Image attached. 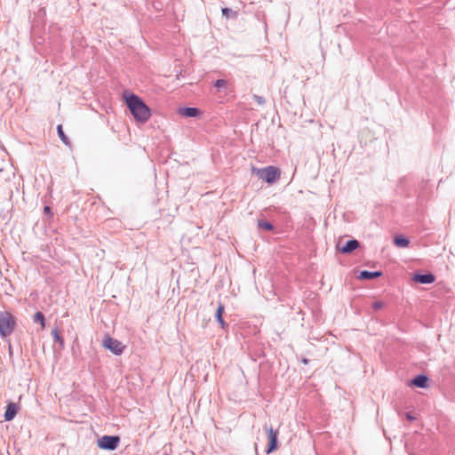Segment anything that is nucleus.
Here are the masks:
<instances>
[{
	"mask_svg": "<svg viewBox=\"0 0 455 455\" xmlns=\"http://www.w3.org/2000/svg\"><path fill=\"white\" fill-rule=\"evenodd\" d=\"M371 307L374 310H379L385 307V303L380 300H376L371 304Z\"/></svg>",
	"mask_w": 455,
	"mask_h": 455,
	"instance_id": "nucleus-19",
	"label": "nucleus"
},
{
	"mask_svg": "<svg viewBox=\"0 0 455 455\" xmlns=\"http://www.w3.org/2000/svg\"><path fill=\"white\" fill-rule=\"evenodd\" d=\"M251 172L258 176V178L265 180L268 184L275 182L281 177V171L275 166H267L261 169L252 167Z\"/></svg>",
	"mask_w": 455,
	"mask_h": 455,
	"instance_id": "nucleus-2",
	"label": "nucleus"
},
{
	"mask_svg": "<svg viewBox=\"0 0 455 455\" xmlns=\"http://www.w3.org/2000/svg\"><path fill=\"white\" fill-rule=\"evenodd\" d=\"M223 16L226 18H228L229 14L232 12L230 9L228 8H222L221 10Z\"/></svg>",
	"mask_w": 455,
	"mask_h": 455,
	"instance_id": "nucleus-22",
	"label": "nucleus"
},
{
	"mask_svg": "<svg viewBox=\"0 0 455 455\" xmlns=\"http://www.w3.org/2000/svg\"><path fill=\"white\" fill-rule=\"evenodd\" d=\"M258 226L259 228L266 229V230L273 229V226L270 223L264 221V220H259Z\"/></svg>",
	"mask_w": 455,
	"mask_h": 455,
	"instance_id": "nucleus-18",
	"label": "nucleus"
},
{
	"mask_svg": "<svg viewBox=\"0 0 455 455\" xmlns=\"http://www.w3.org/2000/svg\"><path fill=\"white\" fill-rule=\"evenodd\" d=\"M57 131H58V134H59V137L60 139L62 140V142L66 145H69L70 142H69V140L68 138L66 136V134L64 133L63 132V129H62V125L61 124H59L57 126Z\"/></svg>",
	"mask_w": 455,
	"mask_h": 455,
	"instance_id": "nucleus-15",
	"label": "nucleus"
},
{
	"mask_svg": "<svg viewBox=\"0 0 455 455\" xmlns=\"http://www.w3.org/2000/svg\"><path fill=\"white\" fill-rule=\"evenodd\" d=\"M120 443V437L116 435H103L97 442L98 447L102 450L114 451Z\"/></svg>",
	"mask_w": 455,
	"mask_h": 455,
	"instance_id": "nucleus-4",
	"label": "nucleus"
},
{
	"mask_svg": "<svg viewBox=\"0 0 455 455\" xmlns=\"http://www.w3.org/2000/svg\"><path fill=\"white\" fill-rule=\"evenodd\" d=\"M394 243L396 246L403 248L408 247L410 244V241L403 235L395 236Z\"/></svg>",
	"mask_w": 455,
	"mask_h": 455,
	"instance_id": "nucleus-14",
	"label": "nucleus"
},
{
	"mask_svg": "<svg viewBox=\"0 0 455 455\" xmlns=\"http://www.w3.org/2000/svg\"><path fill=\"white\" fill-rule=\"evenodd\" d=\"M179 114L186 117H196L201 114V111L197 108H184L179 110Z\"/></svg>",
	"mask_w": 455,
	"mask_h": 455,
	"instance_id": "nucleus-10",
	"label": "nucleus"
},
{
	"mask_svg": "<svg viewBox=\"0 0 455 455\" xmlns=\"http://www.w3.org/2000/svg\"><path fill=\"white\" fill-rule=\"evenodd\" d=\"M214 85L219 89L224 88L227 85V81L224 79H219L215 82Z\"/></svg>",
	"mask_w": 455,
	"mask_h": 455,
	"instance_id": "nucleus-20",
	"label": "nucleus"
},
{
	"mask_svg": "<svg viewBox=\"0 0 455 455\" xmlns=\"http://www.w3.org/2000/svg\"><path fill=\"white\" fill-rule=\"evenodd\" d=\"M34 321L41 324L42 329L45 327L44 315L41 312H36L34 315Z\"/></svg>",
	"mask_w": 455,
	"mask_h": 455,
	"instance_id": "nucleus-16",
	"label": "nucleus"
},
{
	"mask_svg": "<svg viewBox=\"0 0 455 455\" xmlns=\"http://www.w3.org/2000/svg\"><path fill=\"white\" fill-rule=\"evenodd\" d=\"M381 275H382V272H380V271L371 272V271L364 270V271L360 272L358 278L359 279H373V278L379 277Z\"/></svg>",
	"mask_w": 455,
	"mask_h": 455,
	"instance_id": "nucleus-11",
	"label": "nucleus"
},
{
	"mask_svg": "<svg viewBox=\"0 0 455 455\" xmlns=\"http://www.w3.org/2000/svg\"><path fill=\"white\" fill-rule=\"evenodd\" d=\"M52 337H53V339H54V340H55L56 342L60 343V346H63V344H64V339H63V338L60 336V332H59V331H58L57 329H53V330L52 331Z\"/></svg>",
	"mask_w": 455,
	"mask_h": 455,
	"instance_id": "nucleus-17",
	"label": "nucleus"
},
{
	"mask_svg": "<svg viewBox=\"0 0 455 455\" xmlns=\"http://www.w3.org/2000/svg\"><path fill=\"white\" fill-rule=\"evenodd\" d=\"M44 212L47 214L51 213V208L49 206H44Z\"/></svg>",
	"mask_w": 455,
	"mask_h": 455,
	"instance_id": "nucleus-23",
	"label": "nucleus"
},
{
	"mask_svg": "<svg viewBox=\"0 0 455 455\" xmlns=\"http://www.w3.org/2000/svg\"><path fill=\"white\" fill-rule=\"evenodd\" d=\"M265 429H266L267 440H268L267 453L269 454L277 449V446H278L277 445V437H278L279 431H278V429H274L271 426L265 427Z\"/></svg>",
	"mask_w": 455,
	"mask_h": 455,
	"instance_id": "nucleus-6",
	"label": "nucleus"
},
{
	"mask_svg": "<svg viewBox=\"0 0 455 455\" xmlns=\"http://www.w3.org/2000/svg\"><path fill=\"white\" fill-rule=\"evenodd\" d=\"M124 97L134 119L141 124L146 123L151 116V111L144 101L133 93L125 92Z\"/></svg>",
	"mask_w": 455,
	"mask_h": 455,
	"instance_id": "nucleus-1",
	"label": "nucleus"
},
{
	"mask_svg": "<svg viewBox=\"0 0 455 455\" xmlns=\"http://www.w3.org/2000/svg\"><path fill=\"white\" fill-rule=\"evenodd\" d=\"M253 99L259 105H263L266 102L265 99L261 96L254 95Z\"/></svg>",
	"mask_w": 455,
	"mask_h": 455,
	"instance_id": "nucleus-21",
	"label": "nucleus"
},
{
	"mask_svg": "<svg viewBox=\"0 0 455 455\" xmlns=\"http://www.w3.org/2000/svg\"><path fill=\"white\" fill-rule=\"evenodd\" d=\"M224 310H225L224 305L222 303H219V306H218V308L216 311V319H217L218 323H220V325L221 326V328H224L226 326V323L223 319Z\"/></svg>",
	"mask_w": 455,
	"mask_h": 455,
	"instance_id": "nucleus-12",
	"label": "nucleus"
},
{
	"mask_svg": "<svg viewBox=\"0 0 455 455\" xmlns=\"http://www.w3.org/2000/svg\"><path fill=\"white\" fill-rule=\"evenodd\" d=\"M18 412V405L14 403H9L6 411L4 413V419L7 421H10L14 419Z\"/></svg>",
	"mask_w": 455,
	"mask_h": 455,
	"instance_id": "nucleus-9",
	"label": "nucleus"
},
{
	"mask_svg": "<svg viewBox=\"0 0 455 455\" xmlns=\"http://www.w3.org/2000/svg\"><path fill=\"white\" fill-rule=\"evenodd\" d=\"M103 346L115 355H121L125 347L119 340L115 339L108 335L105 336L103 339Z\"/></svg>",
	"mask_w": 455,
	"mask_h": 455,
	"instance_id": "nucleus-5",
	"label": "nucleus"
},
{
	"mask_svg": "<svg viewBox=\"0 0 455 455\" xmlns=\"http://www.w3.org/2000/svg\"><path fill=\"white\" fill-rule=\"evenodd\" d=\"M15 322L12 315L8 312L0 313V333L5 337L12 333Z\"/></svg>",
	"mask_w": 455,
	"mask_h": 455,
	"instance_id": "nucleus-3",
	"label": "nucleus"
},
{
	"mask_svg": "<svg viewBox=\"0 0 455 455\" xmlns=\"http://www.w3.org/2000/svg\"><path fill=\"white\" fill-rule=\"evenodd\" d=\"M412 280L419 283H432L435 282V276L432 274H417L412 276Z\"/></svg>",
	"mask_w": 455,
	"mask_h": 455,
	"instance_id": "nucleus-8",
	"label": "nucleus"
},
{
	"mask_svg": "<svg viewBox=\"0 0 455 455\" xmlns=\"http://www.w3.org/2000/svg\"><path fill=\"white\" fill-rule=\"evenodd\" d=\"M407 419H410V420H413L414 419V417H412L411 414H407L406 415Z\"/></svg>",
	"mask_w": 455,
	"mask_h": 455,
	"instance_id": "nucleus-24",
	"label": "nucleus"
},
{
	"mask_svg": "<svg viewBox=\"0 0 455 455\" xmlns=\"http://www.w3.org/2000/svg\"><path fill=\"white\" fill-rule=\"evenodd\" d=\"M411 384L418 387H426L427 384V378L424 375H419L411 381Z\"/></svg>",
	"mask_w": 455,
	"mask_h": 455,
	"instance_id": "nucleus-13",
	"label": "nucleus"
},
{
	"mask_svg": "<svg viewBox=\"0 0 455 455\" xmlns=\"http://www.w3.org/2000/svg\"><path fill=\"white\" fill-rule=\"evenodd\" d=\"M338 250L342 253H349L359 247L358 241L353 239L346 243L345 245L341 246L338 244Z\"/></svg>",
	"mask_w": 455,
	"mask_h": 455,
	"instance_id": "nucleus-7",
	"label": "nucleus"
}]
</instances>
